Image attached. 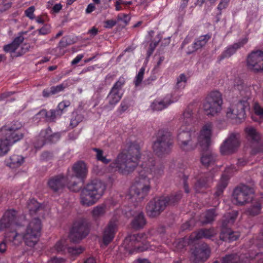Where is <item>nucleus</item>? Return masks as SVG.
Instances as JSON below:
<instances>
[{
  "mask_svg": "<svg viewBox=\"0 0 263 263\" xmlns=\"http://www.w3.org/2000/svg\"><path fill=\"white\" fill-rule=\"evenodd\" d=\"M234 88L239 91L240 95L245 100L239 101L232 108H229L228 114L231 113L233 115H246L250 114V108L248 99L251 98V88L240 82V84H235Z\"/></svg>",
  "mask_w": 263,
  "mask_h": 263,
  "instance_id": "nucleus-10",
  "label": "nucleus"
},
{
  "mask_svg": "<svg viewBox=\"0 0 263 263\" xmlns=\"http://www.w3.org/2000/svg\"><path fill=\"white\" fill-rule=\"evenodd\" d=\"M139 170V176L135 184L132 186V196L139 201L143 199L148 194L150 189V179L147 174H152L155 176H159L163 173V166L162 164L155 165L153 159H149L147 162H144Z\"/></svg>",
  "mask_w": 263,
  "mask_h": 263,
  "instance_id": "nucleus-1",
  "label": "nucleus"
},
{
  "mask_svg": "<svg viewBox=\"0 0 263 263\" xmlns=\"http://www.w3.org/2000/svg\"><path fill=\"white\" fill-rule=\"evenodd\" d=\"M25 32H21V35L16 37L11 43L4 46V50L6 52H15L24 40V37L23 36V34Z\"/></svg>",
  "mask_w": 263,
  "mask_h": 263,
  "instance_id": "nucleus-26",
  "label": "nucleus"
},
{
  "mask_svg": "<svg viewBox=\"0 0 263 263\" xmlns=\"http://www.w3.org/2000/svg\"><path fill=\"white\" fill-rule=\"evenodd\" d=\"M53 158V154L52 152L45 151L41 155L40 159L42 161H48Z\"/></svg>",
  "mask_w": 263,
  "mask_h": 263,
  "instance_id": "nucleus-47",
  "label": "nucleus"
},
{
  "mask_svg": "<svg viewBox=\"0 0 263 263\" xmlns=\"http://www.w3.org/2000/svg\"><path fill=\"white\" fill-rule=\"evenodd\" d=\"M125 83L124 79L123 78H120L119 80L114 85L111 89L119 92Z\"/></svg>",
  "mask_w": 263,
  "mask_h": 263,
  "instance_id": "nucleus-49",
  "label": "nucleus"
},
{
  "mask_svg": "<svg viewBox=\"0 0 263 263\" xmlns=\"http://www.w3.org/2000/svg\"><path fill=\"white\" fill-rule=\"evenodd\" d=\"M66 180L63 174H59L51 177L48 181V185L53 192L57 193L64 187Z\"/></svg>",
  "mask_w": 263,
  "mask_h": 263,
  "instance_id": "nucleus-20",
  "label": "nucleus"
},
{
  "mask_svg": "<svg viewBox=\"0 0 263 263\" xmlns=\"http://www.w3.org/2000/svg\"><path fill=\"white\" fill-rule=\"evenodd\" d=\"M118 228V221L116 220L111 219L109 221L103 232L102 239L105 245H108L114 239Z\"/></svg>",
  "mask_w": 263,
  "mask_h": 263,
  "instance_id": "nucleus-18",
  "label": "nucleus"
},
{
  "mask_svg": "<svg viewBox=\"0 0 263 263\" xmlns=\"http://www.w3.org/2000/svg\"><path fill=\"white\" fill-rule=\"evenodd\" d=\"M24 133L20 126L4 125L0 128V157L7 154L10 147L23 138Z\"/></svg>",
  "mask_w": 263,
  "mask_h": 263,
  "instance_id": "nucleus-7",
  "label": "nucleus"
},
{
  "mask_svg": "<svg viewBox=\"0 0 263 263\" xmlns=\"http://www.w3.org/2000/svg\"><path fill=\"white\" fill-rule=\"evenodd\" d=\"M253 108L256 115H263V107L258 103H254Z\"/></svg>",
  "mask_w": 263,
  "mask_h": 263,
  "instance_id": "nucleus-54",
  "label": "nucleus"
},
{
  "mask_svg": "<svg viewBox=\"0 0 263 263\" xmlns=\"http://www.w3.org/2000/svg\"><path fill=\"white\" fill-rule=\"evenodd\" d=\"M82 116H73L70 121V126L73 128L78 125L79 123H80L82 120Z\"/></svg>",
  "mask_w": 263,
  "mask_h": 263,
  "instance_id": "nucleus-55",
  "label": "nucleus"
},
{
  "mask_svg": "<svg viewBox=\"0 0 263 263\" xmlns=\"http://www.w3.org/2000/svg\"><path fill=\"white\" fill-rule=\"evenodd\" d=\"M146 223V220L143 212H141L136 215L130 222L131 227L134 230L143 229Z\"/></svg>",
  "mask_w": 263,
  "mask_h": 263,
  "instance_id": "nucleus-25",
  "label": "nucleus"
},
{
  "mask_svg": "<svg viewBox=\"0 0 263 263\" xmlns=\"http://www.w3.org/2000/svg\"><path fill=\"white\" fill-rule=\"evenodd\" d=\"M254 190L252 187L241 184L234 189L233 193L236 204L242 205L252 201L253 198Z\"/></svg>",
  "mask_w": 263,
  "mask_h": 263,
  "instance_id": "nucleus-13",
  "label": "nucleus"
},
{
  "mask_svg": "<svg viewBox=\"0 0 263 263\" xmlns=\"http://www.w3.org/2000/svg\"><path fill=\"white\" fill-rule=\"evenodd\" d=\"M67 248L68 247L64 240L58 241L54 246V248L58 253H65L67 251Z\"/></svg>",
  "mask_w": 263,
  "mask_h": 263,
  "instance_id": "nucleus-42",
  "label": "nucleus"
},
{
  "mask_svg": "<svg viewBox=\"0 0 263 263\" xmlns=\"http://www.w3.org/2000/svg\"><path fill=\"white\" fill-rule=\"evenodd\" d=\"M187 81V79L185 75L183 73L181 74L178 78H177V83L176 87L177 89L183 88L185 86V83Z\"/></svg>",
  "mask_w": 263,
  "mask_h": 263,
  "instance_id": "nucleus-44",
  "label": "nucleus"
},
{
  "mask_svg": "<svg viewBox=\"0 0 263 263\" xmlns=\"http://www.w3.org/2000/svg\"><path fill=\"white\" fill-rule=\"evenodd\" d=\"M66 87V85L61 84L55 86H52L51 89V95H55L60 91H63Z\"/></svg>",
  "mask_w": 263,
  "mask_h": 263,
  "instance_id": "nucleus-51",
  "label": "nucleus"
},
{
  "mask_svg": "<svg viewBox=\"0 0 263 263\" xmlns=\"http://www.w3.org/2000/svg\"><path fill=\"white\" fill-rule=\"evenodd\" d=\"M211 251L208 245L202 243L196 247L193 252L195 263H203L210 257Z\"/></svg>",
  "mask_w": 263,
  "mask_h": 263,
  "instance_id": "nucleus-19",
  "label": "nucleus"
},
{
  "mask_svg": "<svg viewBox=\"0 0 263 263\" xmlns=\"http://www.w3.org/2000/svg\"><path fill=\"white\" fill-rule=\"evenodd\" d=\"M71 170L72 174H68L67 175V180L69 181V183L73 186L77 185V183L72 181L73 178H77L83 183L88 174L86 164L83 161H79L73 164Z\"/></svg>",
  "mask_w": 263,
  "mask_h": 263,
  "instance_id": "nucleus-15",
  "label": "nucleus"
},
{
  "mask_svg": "<svg viewBox=\"0 0 263 263\" xmlns=\"http://www.w3.org/2000/svg\"><path fill=\"white\" fill-rule=\"evenodd\" d=\"M222 96L218 91L211 92L206 97L203 104V109H200V105L194 101L190 104L184 111L183 115H200L204 112V115H214L221 110Z\"/></svg>",
  "mask_w": 263,
  "mask_h": 263,
  "instance_id": "nucleus-2",
  "label": "nucleus"
},
{
  "mask_svg": "<svg viewBox=\"0 0 263 263\" xmlns=\"http://www.w3.org/2000/svg\"><path fill=\"white\" fill-rule=\"evenodd\" d=\"M245 132L248 139L252 142H258L260 139V135L254 127H247L245 129Z\"/></svg>",
  "mask_w": 263,
  "mask_h": 263,
  "instance_id": "nucleus-33",
  "label": "nucleus"
},
{
  "mask_svg": "<svg viewBox=\"0 0 263 263\" xmlns=\"http://www.w3.org/2000/svg\"><path fill=\"white\" fill-rule=\"evenodd\" d=\"M141 236L139 234H134L128 235L125 238L126 241L130 242L139 241Z\"/></svg>",
  "mask_w": 263,
  "mask_h": 263,
  "instance_id": "nucleus-53",
  "label": "nucleus"
},
{
  "mask_svg": "<svg viewBox=\"0 0 263 263\" xmlns=\"http://www.w3.org/2000/svg\"><path fill=\"white\" fill-rule=\"evenodd\" d=\"M248 38L245 37L239 41L238 42L229 46L226 49L223 51L221 54L219 56L218 60L220 61L225 58H230L236 52L237 49L243 47V45L248 42Z\"/></svg>",
  "mask_w": 263,
  "mask_h": 263,
  "instance_id": "nucleus-21",
  "label": "nucleus"
},
{
  "mask_svg": "<svg viewBox=\"0 0 263 263\" xmlns=\"http://www.w3.org/2000/svg\"><path fill=\"white\" fill-rule=\"evenodd\" d=\"M181 198V192H177L170 196L155 197L151 200L146 206L147 215L151 218L157 217L167 206L175 205Z\"/></svg>",
  "mask_w": 263,
  "mask_h": 263,
  "instance_id": "nucleus-5",
  "label": "nucleus"
},
{
  "mask_svg": "<svg viewBox=\"0 0 263 263\" xmlns=\"http://www.w3.org/2000/svg\"><path fill=\"white\" fill-rule=\"evenodd\" d=\"M90 224L84 219L75 221L70 230L69 239L73 243H79L85 238L90 232Z\"/></svg>",
  "mask_w": 263,
  "mask_h": 263,
  "instance_id": "nucleus-12",
  "label": "nucleus"
},
{
  "mask_svg": "<svg viewBox=\"0 0 263 263\" xmlns=\"http://www.w3.org/2000/svg\"><path fill=\"white\" fill-rule=\"evenodd\" d=\"M144 71V68L142 67L140 69L138 74L136 76V80L135 81V84L136 86H138L141 83L143 78Z\"/></svg>",
  "mask_w": 263,
  "mask_h": 263,
  "instance_id": "nucleus-48",
  "label": "nucleus"
},
{
  "mask_svg": "<svg viewBox=\"0 0 263 263\" xmlns=\"http://www.w3.org/2000/svg\"><path fill=\"white\" fill-rule=\"evenodd\" d=\"M128 108V105L125 102H122L120 105V114H122Z\"/></svg>",
  "mask_w": 263,
  "mask_h": 263,
  "instance_id": "nucleus-64",
  "label": "nucleus"
},
{
  "mask_svg": "<svg viewBox=\"0 0 263 263\" xmlns=\"http://www.w3.org/2000/svg\"><path fill=\"white\" fill-rule=\"evenodd\" d=\"M83 251V249L80 247H68L67 248V252L71 254V255H79L82 253Z\"/></svg>",
  "mask_w": 263,
  "mask_h": 263,
  "instance_id": "nucleus-46",
  "label": "nucleus"
},
{
  "mask_svg": "<svg viewBox=\"0 0 263 263\" xmlns=\"http://www.w3.org/2000/svg\"><path fill=\"white\" fill-rule=\"evenodd\" d=\"M212 128L211 123H206L203 126L198 137V142L203 151L200 161L202 164L206 167L214 165L217 156V154L210 148Z\"/></svg>",
  "mask_w": 263,
  "mask_h": 263,
  "instance_id": "nucleus-4",
  "label": "nucleus"
},
{
  "mask_svg": "<svg viewBox=\"0 0 263 263\" xmlns=\"http://www.w3.org/2000/svg\"><path fill=\"white\" fill-rule=\"evenodd\" d=\"M106 187L105 184L101 180H91L81 191V203L86 206L93 205L103 196Z\"/></svg>",
  "mask_w": 263,
  "mask_h": 263,
  "instance_id": "nucleus-6",
  "label": "nucleus"
},
{
  "mask_svg": "<svg viewBox=\"0 0 263 263\" xmlns=\"http://www.w3.org/2000/svg\"><path fill=\"white\" fill-rule=\"evenodd\" d=\"M73 43V42L71 41L70 37L64 36L62 37V39L60 41L58 48L61 49Z\"/></svg>",
  "mask_w": 263,
  "mask_h": 263,
  "instance_id": "nucleus-43",
  "label": "nucleus"
},
{
  "mask_svg": "<svg viewBox=\"0 0 263 263\" xmlns=\"http://www.w3.org/2000/svg\"><path fill=\"white\" fill-rule=\"evenodd\" d=\"M50 261L51 263H65V259L62 257H53L50 259Z\"/></svg>",
  "mask_w": 263,
  "mask_h": 263,
  "instance_id": "nucleus-60",
  "label": "nucleus"
},
{
  "mask_svg": "<svg viewBox=\"0 0 263 263\" xmlns=\"http://www.w3.org/2000/svg\"><path fill=\"white\" fill-rule=\"evenodd\" d=\"M261 206L260 202L256 201L253 203L247 209V213L251 216H255L259 214L260 212Z\"/></svg>",
  "mask_w": 263,
  "mask_h": 263,
  "instance_id": "nucleus-38",
  "label": "nucleus"
},
{
  "mask_svg": "<svg viewBox=\"0 0 263 263\" xmlns=\"http://www.w3.org/2000/svg\"><path fill=\"white\" fill-rule=\"evenodd\" d=\"M195 224V221L193 218L190 219L189 220L186 221L181 227L182 231H185L191 229Z\"/></svg>",
  "mask_w": 263,
  "mask_h": 263,
  "instance_id": "nucleus-45",
  "label": "nucleus"
},
{
  "mask_svg": "<svg viewBox=\"0 0 263 263\" xmlns=\"http://www.w3.org/2000/svg\"><path fill=\"white\" fill-rule=\"evenodd\" d=\"M173 102L164 98L162 100H155L151 104V107L154 110L159 111L166 108Z\"/></svg>",
  "mask_w": 263,
  "mask_h": 263,
  "instance_id": "nucleus-29",
  "label": "nucleus"
},
{
  "mask_svg": "<svg viewBox=\"0 0 263 263\" xmlns=\"http://www.w3.org/2000/svg\"><path fill=\"white\" fill-rule=\"evenodd\" d=\"M193 133L185 126H181L178 130L177 140L180 148L184 151L193 150L196 145L193 142Z\"/></svg>",
  "mask_w": 263,
  "mask_h": 263,
  "instance_id": "nucleus-14",
  "label": "nucleus"
},
{
  "mask_svg": "<svg viewBox=\"0 0 263 263\" xmlns=\"http://www.w3.org/2000/svg\"><path fill=\"white\" fill-rule=\"evenodd\" d=\"M217 215L215 209H209L202 216H201L200 220L202 224L211 223L214 221Z\"/></svg>",
  "mask_w": 263,
  "mask_h": 263,
  "instance_id": "nucleus-28",
  "label": "nucleus"
},
{
  "mask_svg": "<svg viewBox=\"0 0 263 263\" xmlns=\"http://www.w3.org/2000/svg\"><path fill=\"white\" fill-rule=\"evenodd\" d=\"M30 46L29 44H24L21 47V50L16 53V55H14L15 57H18L23 55L25 53L28 52L29 50Z\"/></svg>",
  "mask_w": 263,
  "mask_h": 263,
  "instance_id": "nucleus-50",
  "label": "nucleus"
},
{
  "mask_svg": "<svg viewBox=\"0 0 263 263\" xmlns=\"http://www.w3.org/2000/svg\"><path fill=\"white\" fill-rule=\"evenodd\" d=\"M208 181V178L206 175L201 177L195 184V188L197 192H199L200 189L205 187Z\"/></svg>",
  "mask_w": 263,
  "mask_h": 263,
  "instance_id": "nucleus-41",
  "label": "nucleus"
},
{
  "mask_svg": "<svg viewBox=\"0 0 263 263\" xmlns=\"http://www.w3.org/2000/svg\"><path fill=\"white\" fill-rule=\"evenodd\" d=\"M60 138L61 134L60 133H52L47 143H55L60 139Z\"/></svg>",
  "mask_w": 263,
  "mask_h": 263,
  "instance_id": "nucleus-52",
  "label": "nucleus"
},
{
  "mask_svg": "<svg viewBox=\"0 0 263 263\" xmlns=\"http://www.w3.org/2000/svg\"><path fill=\"white\" fill-rule=\"evenodd\" d=\"M141 154L140 146L137 143H131L126 152L119 154L115 162L110 164L122 173L133 172L138 166Z\"/></svg>",
  "mask_w": 263,
  "mask_h": 263,
  "instance_id": "nucleus-3",
  "label": "nucleus"
},
{
  "mask_svg": "<svg viewBox=\"0 0 263 263\" xmlns=\"http://www.w3.org/2000/svg\"><path fill=\"white\" fill-rule=\"evenodd\" d=\"M27 206L28 209L29 213L31 215L35 214L42 208L41 204L39 203L36 200L33 198L28 200Z\"/></svg>",
  "mask_w": 263,
  "mask_h": 263,
  "instance_id": "nucleus-31",
  "label": "nucleus"
},
{
  "mask_svg": "<svg viewBox=\"0 0 263 263\" xmlns=\"http://www.w3.org/2000/svg\"><path fill=\"white\" fill-rule=\"evenodd\" d=\"M92 150L96 152V158L97 160L101 161L104 164H108L110 162V159H108L106 157L103 155V151L98 148H93Z\"/></svg>",
  "mask_w": 263,
  "mask_h": 263,
  "instance_id": "nucleus-40",
  "label": "nucleus"
},
{
  "mask_svg": "<svg viewBox=\"0 0 263 263\" xmlns=\"http://www.w3.org/2000/svg\"><path fill=\"white\" fill-rule=\"evenodd\" d=\"M263 152V144L258 147H254L252 149L251 154L256 155L259 153Z\"/></svg>",
  "mask_w": 263,
  "mask_h": 263,
  "instance_id": "nucleus-61",
  "label": "nucleus"
},
{
  "mask_svg": "<svg viewBox=\"0 0 263 263\" xmlns=\"http://www.w3.org/2000/svg\"><path fill=\"white\" fill-rule=\"evenodd\" d=\"M230 0H221L220 3L219 4L217 9L219 10V15L221 14V10L223 9H224L227 7L228 4Z\"/></svg>",
  "mask_w": 263,
  "mask_h": 263,
  "instance_id": "nucleus-59",
  "label": "nucleus"
},
{
  "mask_svg": "<svg viewBox=\"0 0 263 263\" xmlns=\"http://www.w3.org/2000/svg\"><path fill=\"white\" fill-rule=\"evenodd\" d=\"M248 68L255 72L263 70V51L257 50L252 51L248 57Z\"/></svg>",
  "mask_w": 263,
  "mask_h": 263,
  "instance_id": "nucleus-17",
  "label": "nucleus"
},
{
  "mask_svg": "<svg viewBox=\"0 0 263 263\" xmlns=\"http://www.w3.org/2000/svg\"><path fill=\"white\" fill-rule=\"evenodd\" d=\"M106 212V205L104 204L98 205L93 208L91 212L92 216L95 220L103 217Z\"/></svg>",
  "mask_w": 263,
  "mask_h": 263,
  "instance_id": "nucleus-32",
  "label": "nucleus"
},
{
  "mask_svg": "<svg viewBox=\"0 0 263 263\" xmlns=\"http://www.w3.org/2000/svg\"><path fill=\"white\" fill-rule=\"evenodd\" d=\"M104 24L105 28H111L116 24V22L114 20H107L104 22Z\"/></svg>",
  "mask_w": 263,
  "mask_h": 263,
  "instance_id": "nucleus-62",
  "label": "nucleus"
},
{
  "mask_svg": "<svg viewBox=\"0 0 263 263\" xmlns=\"http://www.w3.org/2000/svg\"><path fill=\"white\" fill-rule=\"evenodd\" d=\"M240 135L237 133H232L223 142L220 147L222 155H229L235 153L240 146Z\"/></svg>",
  "mask_w": 263,
  "mask_h": 263,
  "instance_id": "nucleus-16",
  "label": "nucleus"
},
{
  "mask_svg": "<svg viewBox=\"0 0 263 263\" xmlns=\"http://www.w3.org/2000/svg\"><path fill=\"white\" fill-rule=\"evenodd\" d=\"M34 10L35 8L34 6H31L29 7L27 10H26L25 12L26 15L30 19L33 20L34 18L33 14Z\"/></svg>",
  "mask_w": 263,
  "mask_h": 263,
  "instance_id": "nucleus-57",
  "label": "nucleus"
},
{
  "mask_svg": "<svg viewBox=\"0 0 263 263\" xmlns=\"http://www.w3.org/2000/svg\"><path fill=\"white\" fill-rule=\"evenodd\" d=\"M16 211L13 209L7 211L4 214L3 217L0 219V231L11 226L15 225L17 228L14 232H10L7 234V238L9 240L11 241L14 245H18L24 240V233H19V229L21 224L16 221Z\"/></svg>",
  "mask_w": 263,
  "mask_h": 263,
  "instance_id": "nucleus-8",
  "label": "nucleus"
},
{
  "mask_svg": "<svg viewBox=\"0 0 263 263\" xmlns=\"http://www.w3.org/2000/svg\"><path fill=\"white\" fill-rule=\"evenodd\" d=\"M37 31H39V34L46 35L50 32V27L49 26L45 25L41 28L38 29Z\"/></svg>",
  "mask_w": 263,
  "mask_h": 263,
  "instance_id": "nucleus-58",
  "label": "nucleus"
},
{
  "mask_svg": "<svg viewBox=\"0 0 263 263\" xmlns=\"http://www.w3.org/2000/svg\"><path fill=\"white\" fill-rule=\"evenodd\" d=\"M229 120L232 124H240L245 120V116H242L241 118L238 116H230Z\"/></svg>",
  "mask_w": 263,
  "mask_h": 263,
  "instance_id": "nucleus-56",
  "label": "nucleus"
},
{
  "mask_svg": "<svg viewBox=\"0 0 263 263\" xmlns=\"http://www.w3.org/2000/svg\"><path fill=\"white\" fill-rule=\"evenodd\" d=\"M220 240L223 241H232L237 240L238 236L234 234V232L231 230H227L224 231H221L219 235Z\"/></svg>",
  "mask_w": 263,
  "mask_h": 263,
  "instance_id": "nucleus-35",
  "label": "nucleus"
},
{
  "mask_svg": "<svg viewBox=\"0 0 263 263\" xmlns=\"http://www.w3.org/2000/svg\"><path fill=\"white\" fill-rule=\"evenodd\" d=\"M215 235L213 229H201L197 232H193L189 237V240L194 241L202 238L210 239Z\"/></svg>",
  "mask_w": 263,
  "mask_h": 263,
  "instance_id": "nucleus-22",
  "label": "nucleus"
},
{
  "mask_svg": "<svg viewBox=\"0 0 263 263\" xmlns=\"http://www.w3.org/2000/svg\"><path fill=\"white\" fill-rule=\"evenodd\" d=\"M174 144L172 133L168 130L161 129L156 134V140L153 143L152 148L157 156L163 157L171 153Z\"/></svg>",
  "mask_w": 263,
  "mask_h": 263,
  "instance_id": "nucleus-9",
  "label": "nucleus"
},
{
  "mask_svg": "<svg viewBox=\"0 0 263 263\" xmlns=\"http://www.w3.org/2000/svg\"><path fill=\"white\" fill-rule=\"evenodd\" d=\"M70 103L68 101H62L60 103L56 109L51 110V115H60L64 113V109L69 106Z\"/></svg>",
  "mask_w": 263,
  "mask_h": 263,
  "instance_id": "nucleus-39",
  "label": "nucleus"
},
{
  "mask_svg": "<svg viewBox=\"0 0 263 263\" xmlns=\"http://www.w3.org/2000/svg\"><path fill=\"white\" fill-rule=\"evenodd\" d=\"M42 223L40 218H34L27 224L24 232V242L30 247H34L41 236Z\"/></svg>",
  "mask_w": 263,
  "mask_h": 263,
  "instance_id": "nucleus-11",
  "label": "nucleus"
},
{
  "mask_svg": "<svg viewBox=\"0 0 263 263\" xmlns=\"http://www.w3.org/2000/svg\"><path fill=\"white\" fill-rule=\"evenodd\" d=\"M229 179V178L227 175L224 174L221 176L216 187V191L214 194L215 197L218 198L222 195L224 190L228 184Z\"/></svg>",
  "mask_w": 263,
  "mask_h": 263,
  "instance_id": "nucleus-27",
  "label": "nucleus"
},
{
  "mask_svg": "<svg viewBox=\"0 0 263 263\" xmlns=\"http://www.w3.org/2000/svg\"><path fill=\"white\" fill-rule=\"evenodd\" d=\"M210 38L211 35L209 34L200 36L194 42L191 48L189 49L187 53L191 54L204 46Z\"/></svg>",
  "mask_w": 263,
  "mask_h": 263,
  "instance_id": "nucleus-24",
  "label": "nucleus"
},
{
  "mask_svg": "<svg viewBox=\"0 0 263 263\" xmlns=\"http://www.w3.org/2000/svg\"><path fill=\"white\" fill-rule=\"evenodd\" d=\"M122 94L111 89L107 96V99L109 104L115 105L120 100Z\"/></svg>",
  "mask_w": 263,
  "mask_h": 263,
  "instance_id": "nucleus-37",
  "label": "nucleus"
},
{
  "mask_svg": "<svg viewBox=\"0 0 263 263\" xmlns=\"http://www.w3.org/2000/svg\"><path fill=\"white\" fill-rule=\"evenodd\" d=\"M238 216V212L229 213L225 214L221 219V231L231 230L230 227L235 222Z\"/></svg>",
  "mask_w": 263,
  "mask_h": 263,
  "instance_id": "nucleus-23",
  "label": "nucleus"
},
{
  "mask_svg": "<svg viewBox=\"0 0 263 263\" xmlns=\"http://www.w3.org/2000/svg\"><path fill=\"white\" fill-rule=\"evenodd\" d=\"M52 130L50 127H48L45 130H42L40 133V136L43 139L41 140V143L35 145L36 148H40L44 145L48 140L52 134Z\"/></svg>",
  "mask_w": 263,
  "mask_h": 263,
  "instance_id": "nucleus-36",
  "label": "nucleus"
},
{
  "mask_svg": "<svg viewBox=\"0 0 263 263\" xmlns=\"http://www.w3.org/2000/svg\"><path fill=\"white\" fill-rule=\"evenodd\" d=\"M221 263H244L242 255L231 254L225 255L221 259Z\"/></svg>",
  "mask_w": 263,
  "mask_h": 263,
  "instance_id": "nucleus-30",
  "label": "nucleus"
},
{
  "mask_svg": "<svg viewBox=\"0 0 263 263\" xmlns=\"http://www.w3.org/2000/svg\"><path fill=\"white\" fill-rule=\"evenodd\" d=\"M24 162V158L21 156L13 155L9 158V162L7 165L11 168H16L20 166Z\"/></svg>",
  "mask_w": 263,
  "mask_h": 263,
  "instance_id": "nucleus-34",
  "label": "nucleus"
},
{
  "mask_svg": "<svg viewBox=\"0 0 263 263\" xmlns=\"http://www.w3.org/2000/svg\"><path fill=\"white\" fill-rule=\"evenodd\" d=\"M14 93V92L10 91V92H6L3 93L0 95V101L3 100L5 99L10 97Z\"/></svg>",
  "mask_w": 263,
  "mask_h": 263,
  "instance_id": "nucleus-63",
  "label": "nucleus"
}]
</instances>
